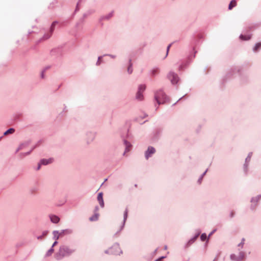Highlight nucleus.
<instances>
[{"mask_svg": "<svg viewBox=\"0 0 261 261\" xmlns=\"http://www.w3.org/2000/svg\"><path fill=\"white\" fill-rule=\"evenodd\" d=\"M74 251L70 249L68 247L62 246L60 247L59 252L56 255L57 259H61L65 256L68 255L72 253Z\"/></svg>", "mask_w": 261, "mask_h": 261, "instance_id": "obj_1", "label": "nucleus"}, {"mask_svg": "<svg viewBox=\"0 0 261 261\" xmlns=\"http://www.w3.org/2000/svg\"><path fill=\"white\" fill-rule=\"evenodd\" d=\"M155 98L158 103L160 105L165 102L166 100V95L161 91L155 94Z\"/></svg>", "mask_w": 261, "mask_h": 261, "instance_id": "obj_2", "label": "nucleus"}, {"mask_svg": "<svg viewBox=\"0 0 261 261\" xmlns=\"http://www.w3.org/2000/svg\"><path fill=\"white\" fill-rule=\"evenodd\" d=\"M168 78L173 84H177L179 80L177 75L174 72H170L168 74Z\"/></svg>", "mask_w": 261, "mask_h": 261, "instance_id": "obj_3", "label": "nucleus"}, {"mask_svg": "<svg viewBox=\"0 0 261 261\" xmlns=\"http://www.w3.org/2000/svg\"><path fill=\"white\" fill-rule=\"evenodd\" d=\"M145 85H140L139 88V90L137 93L136 98L139 100H141L143 99V95L142 93L145 89Z\"/></svg>", "mask_w": 261, "mask_h": 261, "instance_id": "obj_4", "label": "nucleus"}, {"mask_svg": "<svg viewBox=\"0 0 261 261\" xmlns=\"http://www.w3.org/2000/svg\"><path fill=\"white\" fill-rule=\"evenodd\" d=\"M155 152V149L154 148L151 146H149L147 150L145 152V158L147 160L151 156L152 154L154 153Z\"/></svg>", "mask_w": 261, "mask_h": 261, "instance_id": "obj_5", "label": "nucleus"}, {"mask_svg": "<svg viewBox=\"0 0 261 261\" xmlns=\"http://www.w3.org/2000/svg\"><path fill=\"white\" fill-rule=\"evenodd\" d=\"M244 257V253L241 252L238 256H237L235 254H232L230 256V258L233 260L241 261Z\"/></svg>", "mask_w": 261, "mask_h": 261, "instance_id": "obj_6", "label": "nucleus"}, {"mask_svg": "<svg viewBox=\"0 0 261 261\" xmlns=\"http://www.w3.org/2000/svg\"><path fill=\"white\" fill-rule=\"evenodd\" d=\"M110 252L114 254H118L120 252V249L118 245H114L110 250Z\"/></svg>", "mask_w": 261, "mask_h": 261, "instance_id": "obj_7", "label": "nucleus"}, {"mask_svg": "<svg viewBox=\"0 0 261 261\" xmlns=\"http://www.w3.org/2000/svg\"><path fill=\"white\" fill-rule=\"evenodd\" d=\"M52 162H53V159H48V160H46V159L42 160L41 161L40 164H39V165H38V167L37 168V170H39L40 169V166H41V164L46 165H47L48 164H50V163H52Z\"/></svg>", "mask_w": 261, "mask_h": 261, "instance_id": "obj_8", "label": "nucleus"}, {"mask_svg": "<svg viewBox=\"0 0 261 261\" xmlns=\"http://www.w3.org/2000/svg\"><path fill=\"white\" fill-rule=\"evenodd\" d=\"M56 24H57V22H56V21H54V22H53V23H52V24L51 25V27H50L49 34H48L47 36L45 35L44 36V38L45 39H47L49 38L51 36L52 32L54 31V29H55V27Z\"/></svg>", "mask_w": 261, "mask_h": 261, "instance_id": "obj_9", "label": "nucleus"}, {"mask_svg": "<svg viewBox=\"0 0 261 261\" xmlns=\"http://www.w3.org/2000/svg\"><path fill=\"white\" fill-rule=\"evenodd\" d=\"M56 24H57V22H56V21H54V22H53V23H52V24L51 25V27H50L49 34H48L47 36L45 35L44 36V38L45 39H47L49 38L51 36L52 32L54 31V29H55V27Z\"/></svg>", "mask_w": 261, "mask_h": 261, "instance_id": "obj_10", "label": "nucleus"}, {"mask_svg": "<svg viewBox=\"0 0 261 261\" xmlns=\"http://www.w3.org/2000/svg\"><path fill=\"white\" fill-rule=\"evenodd\" d=\"M97 200L98 201L100 205L103 207L104 206V202L102 197V193H99L97 196Z\"/></svg>", "mask_w": 261, "mask_h": 261, "instance_id": "obj_11", "label": "nucleus"}, {"mask_svg": "<svg viewBox=\"0 0 261 261\" xmlns=\"http://www.w3.org/2000/svg\"><path fill=\"white\" fill-rule=\"evenodd\" d=\"M49 217H50V221L53 223H57L59 222L60 218L56 215H50Z\"/></svg>", "mask_w": 261, "mask_h": 261, "instance_id": "obj_12", "label": "nucleus"}, {"mask_svg": "<svg viewBox=\"0 0 261 261\" xmlns=\"http://www.w3.org/2000/svg\"><path fill=\"white\" fill-rule=\"evenodd\" d=\"M98 217H99V214L98 213H95L93 216H92V217H91L89 218V220L91 221H96L98 220Z\"/></svg>", "mask_w": 261, "mask_h": 261, "instance_id": "obj_13", "label": "nucleus"}, {"mask_svg": "<svg viewBox=\"0 0 261 261\" xmlns=\"http://www.w3.org/2000/svg\"><path fill=\"white\" fill-rule=\"evenodd\" d=\"M236 5H237V2L235 0H232L230 2V3L229 5L228 9L229 10H231L232 9V8L236 6Z\"/></svg>", "mask_w": 261, "mask_h": 261, "instance_id": "obj_14", "label": "nucleus"}, {"mask_svg": "<svg viewBox=\"0 0 261 261\" xmlns=\"http://www.w3.org/2000/svg\"><path fill=\"white\" fill-rule=\"evenodd\" d=\"M251 37V35H240V38L243 40H248L249 39H250Z\"/></svg>", "mask_w": 261, "mask_h": 261, "instance_id": "obj_15", "label": "nucleus"}, {"mask_svg": "<svg viewBox=\"0 0 261 261\" xmlns=\"http://www.w3.org/2000/svg\"><path fill=\"white\" fill-rule=\"evenodd\" d=\"M53 233L54 236V239L55 240H58L60 237L59 232L58 231H54Z\"/></svg>", "mask_w": 261, "mask_h": 261, "instance_id": "obj_16", "label": "nucleus"}, {"mask_svg": "<svg viewBox=\"0 0 261 261\" xmlns=\"http://www.w3.org/2000/svg\"><path fill=\"white\" fill-rule=\"evenodd\" d=\"M70 231L69 230H63L61 232H59L60 237H62L65 234L70 233Z\"/></svg>", "mask_w": 261, "mask_h": 261, "instance_id": "obj_17", "label": "nucleus"}, {"mask_svg": "<svg viewBox=\"0 0 261 261\" xmlns=\"http://www.w3.org/2000/svg\"><path fill=\"white\" fill-rule=\"evenodd\" d=\"M261 48V43L259 42L255 44L254 47L253 48V50L254 51H257L258 49Z\"/></svg>", "mask_w": 261, "mask_h": 261, "instance_id": "obj_18", "label": "nucleus"}, {"mask_svg": "<svg viewBox=\"0 0 261 261\" xmlns=\"http://www.w3.org/2000/svg\"><path fill=\"white\" fill-rule=\"evenodd\" d=\"M15 130L14 129L11 128H9L8 130H7L6 132L4 133L5 135H7L8 134H13Z\"/></svg>", "mask_w": 261, "mask_h": 261, "instance_id": "obj_19", "label": "nucleus"}, {"mask_svg": "<svg viewBox=\"0 0 261 261\" xmlns=\"http://www.w3.org/2000/svg\"><path fill=\"white\" fill-rule=\"evenodd\" d=\"M201 240L202 241H204L206 239V235L205 233H203L201 236Z\"/></svg>", "mask_w": 261, "mask_h": 261, "instance_id": "obj_20", "label": "nucleus"}, {"mask_svg": "<svg viewBox=\"0 0 261 261\" xmlns=\"http://www.w3.org/2000/svg\"><path fill=\"white\" fill-rule=\"evenodd\" d=\"M127 70H128V72L129 73H132L133 69H132V68L131 67V65H130L128 67Z\"/></svg>", "mask_w": 261, "mask_h": 261, "instance_id": "obj_21", "label": "nucleus"}, {"mask_svg": "<svg viewBox=\"0 0 261 261\" xmlns=\"http://www.w3.org/2000/svg\"><path fill=\"white\" fill-rule=\"evenodd\" d=\"M54 252V249H50L47 252V255H50V254H52V253Z\"/></svg>", "mask_w": 261, "mask_h": 261, "instance_id": "obj_22", "label": "nucleus"}, {"mask_svg": "<svg viewBox=\"0 0 261 261\" xmlns=\"http://www.w3.org/2000/svg\"><path fill=\"white\" fill-rule=\"evenodd\" d=\"M127 210H126L124 212V220L126 219L127 218Z\"/></svg>", "mask_w": 261, "mask_h": 261, "instance_id": "obj_23", "label": "nucleus"}, {"mask_svg": "<svg viewBox=\"0 0 261 261\" xmlns=\"http://www.w3.org/2000/svg\"><path fill=\"white\" fill-rule=\"evenodd\" d=\"M158 69H153V70H152V73L153 74H155L156 73H158Z\"/></svg>", "mask_w": 261, "mask_h": 261, "instance_id": "obj_24", "label": "nucleus"}, {"mask_svg": "<svg viewBox=\"0 0 261 261\" xmlns=\"http://www.w3.org/2000/svg\"><path fill=\"white\" fill-rule=\"evenodd\" d=\"M171 46V44H170L168 46V47H167V55L168 54V51H169V49H170V48Z\"/></svg>", "mask_w": 261, "mask_h": 261, "instance_id": "obj_25", "label": "nucleus"}, {"mask_svg": "<svg viewBox=\"0 0 261 261\" xmlns=\"http://www.w3.org/2000/svg\"><path fill=\"white\" fill-rule=\"evenodd\" d=\"M58 242L57 241V240H56V241L54 243V244H53V246H52V247H54L55 246H56Z\"/></svg>", "mask_w": 261, "mask_h": 261, "instance_id": "obj_26", "label": "nucleus"}, {"mask_svg": "<svg viewBox=\"0 0 261 261\" xmlns=\"http://www.w3.org/2000/svg\"><path fill=\"white\" fill-rule=\"evenodd\" d=\"M100 57H99L98 58V60L97 62V65H99L100 64Z\"/></svg>", "mask_w": 261, "mask_h": 261, "instance_id": "obj_27", "label": "nucleus"}, {"mask_svg": "<svg viewBox=\"0 0 261 261\" xmlns=\"http://www.w3.org/2000/svg\"><path fill=\"white\" fill-rule=\"evenodd\" d=\"M244 240H244V239L242 240V242L241 243V244H239V246H240L241 245H243Z\"/></svg>", "mask_w": 261, "mask_h": 261, "instance_id": "obj_28", "label": "nucleus"}, {"mask_svg": "<svg viewBox=\"0 0 261 261\" xmlns=\"http://www.w3.org/2000/svg\"><path fill=\"white\" fill-rule=\"evenodd\" d=\"M122 227H123V226H121L120 227L119 230H121L122 229Z\"/></svg>", "mask_w": 261, "mask_h": 261, "instance_id": "obj_29", "label": "nucleus"}, {"mask_svg": "<svg viewBox=\"0 0 261 261\" xmlns=\"http://www.w3.org/2000/svg\"><path fill=\"white\" fill-rule=\"evenodd\" d=\"M41 76H42V77H43V73H42Z\"/></svg>", "mask_w": 261, "mask_h": 261, "instance_id": "obj_30", "label": "nucleus"}]
</instances>
